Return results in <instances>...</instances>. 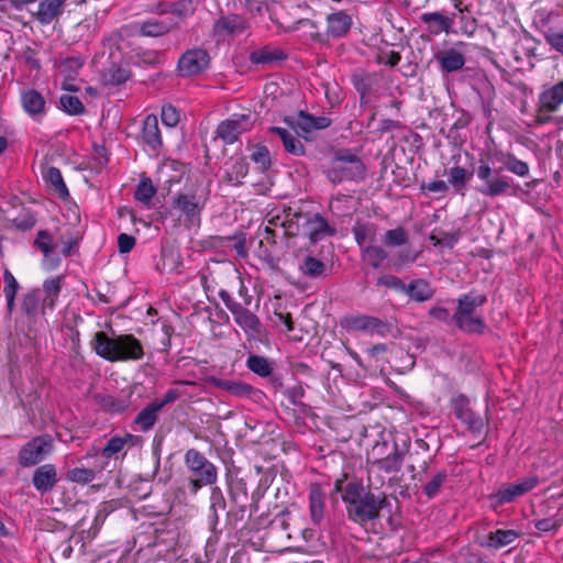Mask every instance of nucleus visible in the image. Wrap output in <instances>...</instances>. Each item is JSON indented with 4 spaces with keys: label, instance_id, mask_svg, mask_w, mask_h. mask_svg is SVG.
I'll return each instance as SVG.
<instances>
[{
    "label": "nucleus",
    "instance_id": "nucleus-56",
    "mask_svg": "<svg viewBox=\"0 0 563 563\" xmlns=\"http://www.w3.org/2000/svg\"><path fill=\"white\" fill-rule=\"evenodd\" d=\"M448 479V472L445 470L438 472L434 474L428 483L423 486V493L428 496V498L435 497L439 493L443 484Z\"/></svg>",
    "mask_w": 563,
    "mask_h": 563
},
{
    "label": "nucleus",
    "instance_id": "nucleus-35",
    "mask_svg": "<svg viewBox=\"0 0 563 563\" xmlns=\"http://www.w3.org/2000/svg\"><path fill=\"white\" fill-rule=\"evenodd\" d=\"M287 58V55L283 49L273 47V46H264L257 49H254L250 53V62L254 65H267L276 62H282Z\"/></svg>",
    "mask_w": 563,
    "mask_h": 563
},
{
    "label": "nucleus",
    "instance_id": "nucleus-45",
    "mask_svg": "<svg viewBox=\"0 0 563 563\" xmlns=\"http://www.w3.org/2000/svg\"><path fill=\"white\" fill-rule=\"evenodd\" d=\"M3 294L7 300V310L8 313L11 314L14 309L15 296L20 288V285L14 275L8 268L4 269L3 272Z\"/></svg>",
    "mask_w": 563,
    "mask_h": 563
},
{
    "label": "nucleus",
    "instance_id": "nucleus-61",
    "mask_svg": "<svg viewBox=\"0 0 563 563\" xmlns=\"http://www.w3.org/2000/svg\"><path fill=\"white\" fill-rule=\"evenodd\" d=\"M192 12L191 0H178L169 2L168 14H173L179 19L186 18Z\"/></svg>",
    "mask_w": 563,
    "mask_h": 563
},
{
    "label": "nucleus",
    "instance_id": "nucleus-34",
    "mask_svg": "<svg viewBox=\"0 0 563 563\" xmlns=\"http://www.w3.org/2000/svg\"><path fill=\"white\" fill-rule=\"evenodd\" d=\"M497 162L503 163L504 167L519 176V177H527L529 176L530 168L528 163L519 159L510 152H504V151H496L494 154Z\"/></svg>",
    "mask_w": 563,
    "mask_h": 563
},
{
    "label": "nucleus",
    "instance_id": "nucleus-24",
    "mask_svg": "<svg viewBox=\"0 0 563 563\" xmlns=\"http://www.w3.org/2000/svg\"><path fill=\"white\" fill-rule=\"evenodd\" d=\"M139 33L142 36L146 37H162L167 35L174 30L179 29L177 22H174L172 19L159 20L156 18H151L144 20L137 24Z\"/></svg>",
    "mask_w": 563,
    "mask_h": 563
},
{
    "label": "nucleus",
    "instance_id": "nucleus-1",
    "mask_svg": "<svg viewBox=\"0 0 563 563\" xmlns=\"http://www.w3.org/2000/svg\"><path fill=\"white\" fill-rule=\"evenodd\" d=\"M342 500L346 505L349 519L358 525L378 519L380 510L388 505L384 493L376 495L365 490L360 481H351L344 486Z\"/></svg>",
    "mask_w": 563,
    "mask_h": 563
},
{
    "label": "nucleus",
    "instance_id": "nucleus-64",
    "mask_svg": "<svg viewBox=\"0 0 563 563\" xmlns=\"http://www.w3.org/2000/svg\"><path fill=\"white\" fill-rule=\"evenodd\" d=\"M161 117L163 123L169 128L176 126L179 122V113L172 104L163 106Z\"/></svg>",
    "mask_w": 563,
    "mask_h": 563
},
{
    "label": "nucleus",
    "instance_id": "nucleus-6",
    "mask_svg": "<svg viewBox=\"0 0 563 563\" xmlns=\"http://www.w3.org/2000/svg\"><path fill=\"white\" fill-rule=\"evenodd\" d=\"M184 462L189 472L188 489L190 494L196 495L203 486H212L217 483L218 467L198 450H187Z\"/></svg>",
    "mask_w": 563,
    "mask_h": 563
},
{
    "label": "nucleus",
    "instance_id": "nucleus-12",
    "mask_svg": "<svg viewBox=\"0 0 563 563\" xmlns=\"http://www.w3.org/2000/svg\"><path fill=\"white\" fill-rule=\"evenodd\" d=\"M210 65V55L203 48H191L183 53L177 62L180 77H194L203 73Z\"/></svg>",
    "mask_w": 563,
    "mask_h": 563
},
{
    "label": "nucleus",
    "instance_id": "nucleus-62",
    "mask_svg": "<svg viewBox=\"0 0 563 563\" xmlns=\"http://www.w3.org/2000/svg\"><path fill=\"white\" fill-rule=\"evenodd\" d=\"M544 40L552 49L563 55V30L549 29L544 32Z\"/></svg>",
    "mask_w": 563,
    "mask_h": 563
},
{
    "label": "nucleus",
    "instance_id": "nucleus-37",
    "mask_svg": "<svg viewBox=\"0 0 563 563\" xmlns=\"http://www.w3.org/2000/svg\"><path fill=\"white\" fill-rule=\"evenodd\" d=\"M434 288L426 279H413L406 285L405 294L413 301L424 302L434 296Z\"/></svg>",
    "mask_w": 563,
    "mask_h": 563
},
{
    "label": "nucleus",
    "instance_id": "nucleus-28",
    "mask_svg": "<svg viewBox=\"0 0 563 563\" xmlns=\"http://www.w3.org/2000/svg\"><path fill=\"white\" fill-rule=\"evenodd\" d=\"M347 331L382 332L385 323L376 318L365 314L350 316L342 322Z\"/></svg>",
    "mask_w": 563,
    "mask_h": 563
},
{
    "label": "nucleus",
    "instance_id": "nucleus-55",
    "mask_svg": "<svg viewBox=\"0 0 563 563\" xmlns=\"http://www.w3.org/2000/svg\"><path fill=\"white\" fill-rule=\"evenodd\" d=\"M130 76L131 74L129 69L120 65H112L104 74V80L107 84L119 86L128 81Z\"/></svg>",
    "mask_w": 563,
    "mask_h": 563
},
{
    "label": "nucleus",
    "instance_id": "nucleus-21",
    "mask_svg": "<svg viewBox=\"0 0 563 563\" xmlns=\"http://www.w3.org/2000/svg\"><path fill=\"white\" fill-rule=\"evenodd\" d=\"M66 1L67 0H41L37 4V10H30V13L41 25H47L64 13Z\"/></svg>",
    "mask_w": 563,
    "mask_h": 563
},
{
    "label": "nucleus",
    "instance_id": "nucleus-23",
    "mask_svg": "<svg viewBox=\"0 0 563 563\" xmlns=\"http://www.w3.org/2000/svg\"><path fill=\"white\" fill-rule=\"evenodd\" d=\"M141 140L144 146L154 153H158L163 145L158 119L154 114H148L143 121Z\"/></svg>",
    "mask_w": 563,
    "mask_h": 563
},
{
    "label": "nucleus",
    "instance_id": "nucleus-5",
    "mask_svg": "<svg viewBox=\"0 0 563 563\" xmlns=\"http://www.w3.org/2000/svg\"><path fill=\"white\" fill-rule=\"evenodd\" d=\"M324 174L333 185L343 181H361L365 178L366 167L363 161L350 150H340L324 166Z\"/></svg>",
    "mask_w": 563,
    "mask_h": 563
},
{
    "label": "nucleus",
    "instance_id": "nucleus-14",
    "mask_svg": "<svg viewBox=\"0 0 563 563\" xmlns=\"http://www.w3.org/2000/svg\"><path fill=\"white\" fill-rule=\"evenodd\" d=\"M538 483L539 481L538 477L536 476L520 479L506 487L499 488L497 492L489 496V499L496 507L509 504L514 501L516 498L523 496L528 492L532 490L538 485Z\"/></svg>",
    "mask_w": 563,
    "mask_h": 563
},
{
    "label": "nucleus",
    "instance_id": "nucleus-29",
    "mask_svg": "<svg viewBox=\"0 0 563 563\" xmlns=\"http://www.w3.org/2000/svg\"><path fill=\"white\" fill-rule=\"evenodd\" d=\"M33 486L42 494L51 492L57 483V472L53 464L37 467L32 477Z\"/></svg>",
    "mask_w": 563,
    "mask_h": 563
},
{
    "label": "nucleus",
    "instance_id": "nucleus-10",
    "mask_svg": "<svg viewBox=\"0 0 563 563\" xmlns=\"http://www.w3.org/2000/svg\"><path fill=\"white\" fill-rule=\"evenodd\" d=\"M404 454L399 451L398 445L395 443L391 451L386 456L377 457L368 461V485L378 488L384 484V479L378 476L380 472L396 473L399 472L402 465Z\"/></svg>",
    "mask_w": 563,
    "mask_h": 563
},
{
    "label": "nucleus",
    "instance_id": "nucleus-11",
    "mask_svg": "<svg viewBox=\"0 0 563 563\" xmlns=\"http://www.w3.org/2000/svg\"><path fill=\"white\" fill-rule=\"evenodd\" d=\"M253 128L251 114L234 113L229 119L220 122L216 130V137L224 144L231 145L239 140V136Z\"/></svg>",
    "mask_w": 563,
    "mask_h": 563
},
{
    "label": "nucleus",
    "instance_id": "nucleus-31",
    "mask_svg": "<svg viewBox=\"0 0 563 563\" xmlns=\"http://www.w3.org/2000/svg\"><path fill=\"white\" fill-rule=\"evenodd\" d=\"M210 382L217 388L227 391L231 396L240 398H249L255 391L252 385L241 380H231L212 377Z\"/></svg>",
    "mask_w": 563,
    "mask_h": 563
},
{
    "label": "nucleus",
    "instance_id": "nucleus-18",
    "mask_svg": "<svg viewBox=\"0 0 563 563\" xmlns=\"http://www.w3.org/2000/svg\"><path fill=\"white\" fill-rule=\"evenodd\" d=\"M455 13L444 11L424 12L420 15V21L427 25V31L432 35L441 33L450 34L453 32Z\"/></svg>",
    "mask_w": 563,
    "mask_h": 563
},
{
    "label": "nucleus",
    "instance_id": "nucleus-26",
    "mask_svg": "<svg viewBox=\"0 0 563 563\" xmlns=\"http://www.w3.org/2000/svg\"><path fill=\"white\" fill-rule=\"evenodd\" d=\"M325 493L319 483H312L309 487V514L313 525L319 526L325 512Z\"/></svg>",
    "mask_w": 563,
    "mask_h": 563
},
{
    "label": "nucleus",
    "instance_id": "nucleus-17",
    "mask_svg": "<svg viewBox=\"0 0 563 563\" xmlns=\"http://www.w3.org/2000/svg\"><path fill=\"white\" fill-rule=\"evenodd\" d=\"M302 235L311 243L321 241L324 236L334 235L335 229L331 228L325 218L320 213H305Z\"/></svg>",
    "mask_w": 563,
    "mask_h": 563
},
{
    "label": "nucleus",
    "instance_id": "nucleus-25",
    "mask_svg": "<svg viewBox=\"0 0 563 563\" xmlns=\"http://www.w3.org/2000/svg\"><path fill=\"white\" fill-rule=\"evenodd\" d=\"M23 110L35 121L42 120L46 113L45 98L35 89H27L21 93Z\"/></svg>",
    "mask_w": 563,
    "mask_h": 563
},
{
    "label": "nucleus",
    "instance_id": "nucleus-44",
    "mask_svg": "<svg viewBox=\"0 0 563 563\" xmlns=\"http://www.w3.org/2000/svg\"><path fill=\"white\" fill-rule=\"evenodd\" d=\"M159 411V406H156V404L152 401L136 415L134 424L137 426L139 430L142 432L151 430L157 421Z\"/></svg>",
    "mask_w": 563,
    "mask_h": 563
},
{
    "label": "nucleus",
    "instance_id": "nucleus-57",
    "mask_svg": "<svg viewBox=\"0 0 563 563\" xmlns=\"http://www.w3.org/2000/svg\"><path fill=\"white\" fill-rule=\"evenodd\" d=\"M251 161L254 162L262 172L271 167V153L265 145H256L251 154Z\"/></svg>",
    "mask_w": 563,
    "mask_h": 563
},
{
    "label": "nucleus",
    "instance_id": "nucleus-42",
    "mask_svg": "<svg viewBox=\"0 0 563 563\" xmlns=\"http://www.w3.org/2000/svg\"><path fill=\"white\" fill-rule=\"evenodd\" d=\"M225 180L232 185L242 184L249 173V163L244 157L231 159L225 164Z\"/></svg>",
    "mask_w": 563,
    "mask_h": 563
},
{
    "label": "nucleus",
    "instance_id": "nucleus-48",
    "mask_svg": "<svg viewBox=\"0 0 563 563\" xmlns=\"http://www.w3.org/2000/svg\"><path fill=\"white\" fill-rule=\"evenodd\" d=\"M45 180L54 188L60 198L69 196L66 184L64 183L60 170L57 167H48L44 174Z\"/></svg>",
    "mask_w": 563,
    "mask_h": 563
},
{
    "label": "nucleus",
    "instance_id": "nucleus-3",
    "mask_svg": "<svg viewBox=\"0 0 563 563\" xmlns=\"http://www.w3.org/2000/svg\"><path fill=\"white\" fill-rule=\"evenodd\" d=\"M487 301L485 295L468 292L457 299V306L452 321L456 328L468 334H483L486 329L483 317L477 312V308Z\"/></svg>",
    "mask_w": 563,
    "mask_h": 563
},
{
    "label": "nucleus",
    "instance_id": "nucleus-8",
    "mask_svg": "<svg viewBox=\"0 0 563 563\" xmlns=\"http://www.w3.org/2000/svg\"><path fill=\"white\" fill-rule=\"evenodd\" d=\"M219 297L227 309L232 313L235 323L241 327L249 338L255 339L262 334L263 324L256 314L250 311L246 307L236 302L224 289L219 291Z\"/></svg>",
    "mask_w": 563,
    "mask_h": 563
},
{
    "label": "nucleus",
    "instance_id": "nucleus-54",
    "mask_svg": "<svg viewBox=\"0 0 563 563\" xmlns=\"http://www.w3.org/2000/svg\"><path fill=\"white\" fill-rule=\"evenodd\" d=\"M66 478L77 484H89L96 478V471L89 467H74L67 471Z\"/></svg>",
    "mask_w": 563,
    "mask_h": 563
},
{
    "label": "nucleus",
    "instance_id": "nucleus-7",
    "mask_svg": "<svg viewBox=\"0 0 563 563\" xmlns=\"http://www.w3.org/2000/svg\"><path fill=\"white\" fill-rule=\"evenodd\" d=\"M208 196L202 189H188L178 192L172 201L174 210L179 212V220L188 229L199 227L201 213L206 208Z\"/></svg>",
    "mask_w": 563,
    "mask_h": 563
},
{
    "label": "nucleus",
    "instance_id": "nucleus-47",
    "mask_svg": "<svg viewBox=\"0 0 563 563\" xmlns=\"http://www.w3.org/2000/svg\"><path fill=\"white\" fill-rule=\"evenodd\" d=\"M287 216L289 217H287L283 234L285 236H297L302 234L305 213L288 208Z\"/></svg>",
    "mask_w": 563,
    "mask_h": 563
},
{
    "label": "nucleus",
    "instance_id": "nucleus-51",
    "mask_svg": "<svg viewBox=\"0 0 563 563\" xmlns=\"http://www.w3.org/2000/svg\"><path fill=\"white\" fill-rule=\"evenodd\" d=\"M155 194L156 188L152 180L150 178H142L134 192V198L143 205L148 206Z\"/></svg>",
    "mask_w": 563,
    "mask_h": 563
},
{
    "label": "nucleus",
    "instance_id": "nucleus-22",
    "mask_svg": "<svg viewBox=\"0 0 563 563\" xmlns=\"http://www.w3.org/2000/svg\"><path fill=\"white\" fill-rule=\"evenodd\" d=\"M85 59L81 56L62 57L55 62V67L60 75L64 76L63 89L68 91H77L78 88L68 84V80H74L82 68Z\"/></svg>",
    "mask_w": 563,
    "mask_h": 563
},
{
    "label": "nucleus",
    "instance_id": "nucleus-30",
    "mask_svg": "<svg viewBox=\"0 0 563 563\" xmlns=\"http://www.w3.org/2000/svg\"><path fill=\"white\" fill-rule=\"evenodd\" d=\"M545 111H559L563 104V80L545 87L538 97Z\"/></svg>",
    "mask_w": 563,
    "mask_h": 563
},
{
    "label": "nucleus",
    "instance_id": "nucleus-53",
    "mask_svg": "<svg viewBox=\"0 0 563 563\" xmlns=\"http://www.w3.org/2000/svg\"><path fill=\"white\" fill-rule=\"evenodd\" d=\"M34 246L38 249L46 260L52 257L54 252V238L47 230H40L34 240Z\"/></svg>",
    "mask_w": 563,
    "mask_h": 563
},
{
    "label": "nucleus",
    "instance_id": "nucleus-16",
    "mask_svg": "<svg viewBox=\"0 0 563 563\" xmlns=\"http://www.w3.org/2000/svg\"><path fill=\"white\" fill-rule=\"evenodd\" d=\"M325 23L327 30L324 33L327 35V43H329L330 40L345 37L352 29L353 19L347 12L338 10L327 15Z\"/></svg>",
    "mask_w": 563,
    "mask_h": 563
},
{
    "label": "nucleus",
    "instance_id": "nucleus-41",
    "mask_svg": "<svg viewBox=\"0 0 563 563\" xmlns=\"http://www.w3.org/2000/svg\"><path fill=\"white\" fill-rule=\"evenodd\" d=\"M228 492L230 501L244 512L249 498L246 482L243 478L231 479L228 483Z\"/></svg>",
    "mask_w": 563,
    "mask_h": 563
},
{
    "label": "nucleus",
    "instance_id": "nucleus-9",
    "mask_svg": "<svg viewBox=\"0 0 563 563\" xmlns=\"http://www.w3.org/2000/svg\"><path fill=\"white\" fill-rule=\"evenodd\" d=\"M250 30L251 23L249 19L238 13L221 15L212 25V34L218 42L230 41L247 34Z\"/></svg>",
    "mask_w": 563,
    "mask_h": 563
},
{
    "label": "nucleus",
    "instance_id": "nucleus-33",
    "mask_svg": "<svg viewBox=\"0 0 563 563\" xmlns=\"http://www.w3.org/2000/svg\"><path fill=\"white\" fill-rule=\"evenodd\" d=\"M331 119L324 115L314 117L303 111H300L297 121L296 128L303 134H309L312 131L324 130L331 125Z\"/></svg>",
    "mask_w": 563,
    "mask_h": 563
},
{
    "label": "nucleus",
    "instance_id": "nucleus-49",
    "mask_svg": "<svg viewBox=\"0 0 563 563\" xmlns=\"http://www.w3.org/2000/svg\"><path fill=\"white\" fill-rule=\"evenodd\" d=\"M473 173L468 172L466 168L455 165L451 167L448 172L449 184L453 186L456 191L464 189L467 181L471 179Z\"/></svg>",
    "mask_w": 563,
    "mask_h": 563
},
{
    "label": "nucleus",
    "instance_id": "nucleus-36",
    "mask_svg": "<svg viewBox=\"0 0 563 563\" xmlns=\"http://www.w3.org/2000/svg\"><path fill=\"white\" fill-rule=\"evenodd\" d=\"M287 211L288 208L283 209H274L266 216V224L264 227V232L266 234L265 239L271 243H276L275 238L277 236V229H282L284 231L285 223L287 222Z\"/></svg>",
    "mask_w": 563,
    "mask_h": 563
},
{
    "label": "nucleus",
    "instance_id": "nucleus-40",
    "mask_svg": "<svg viewBox=\"0 0 563 563\" xmlns=\"http://www.w3.org/2000/svg\"><path fill=\"white\" fill-rule=\"evenodd\" d=\"M298 269L302 276L310 279H318L325 275L327 265L323 261L306 255L298 265Z\"/></svg>",
    "mask_w": 563,
    "mask_h": 563
},
{
    "label": "nucleus",
    "instance_id": "nucleus-27",
    "mask_svg": "<svg viewBox=\"0 0 563 563\" xmlns=\"http://www.w3.org/2000/svg\"><path fill=\"white\" fill-rule=\"evenodd\" d=\"M442 74H450L461 70L465 65V56L456 48L439 51L434 55Z\"/></svg>",
    "mask_w": 563,
    "mask_h": 563
},
{
    "label": "nucleus",
    "instance_id": "nucleus-46",
    "mask_svg": "<svg viewBox=\"0 0 563 563\" xmlns=\"http://www.w3.org/2000/svg\"><path fill=\"white\" fill-rule=\"evenodd\" d=\"M387 256L385 249L379 245H367L362 249V260L375 269L382 266Z\"/></svg>",
    "mask_w": 563,
    "mask_h": 563
},
{
    "label": "nucleus",
    "instance_id": "nucleus-20",
    "mask_svg": "<svg viewBox=\"0 0 563 563\" xmlns=\"http://www.w3.org/2000/svg\"><path fill=\"white\" fill-rule=\"evenodd\" d=\"M139 442V437L124 433L123 435H114L110 438L100 451V455L107 460L119 459L125 456L128 448L134 446Z\"/></svg>",
    "mask_w": 563,
    "mask_h": 563
},
{
    "label": "nucleus",
    "instance_id": "nucleus-52",
    "mask_svg": "<svg viewBox=\"0 0 563 563\" xmlns=\"http://www.w3.org/2000/svg\"><path fill=\"white\" fill-rule=\"evenodd\" d=\"M59 104L63 111L69 115H80L85 113V107L77 96L62 95L59 97Z\"/></svg>",
    "mask_w": 563,
    "mask_h": 563
},
{
    "label": "nucleus",
    "instance_id": "nucleus-39",
    "mask_svg": "<svg viewBox=\"0 0 563 563\" xmlns=\"http://www.w3.org/2000/svg\"><path fill=\"white\" fill-rule=\"evenodd\" d=\"M227 508V501L224 495L219 486H211L210 489V506H209V526L212 530H216L219 523V512L224 511Z\"/></svg>",
    "mask_w": 563,
    "mask_h": 563
},
{
    "label": "nucleus",
    "instance_id": "nucleus-43",
    "mask_svg": "<svg viewBox=\"0 0 563 563\" xmlns=\"http://www.w3.org/2000/svg\"><path fill=\"white\" fill-rule=\"evenodd\" d=\"M63 277L56 276L43 283V308L53 310L62 290Z\"/></svg>",
    "mask_w": 563,
    "mask_h": 563
},
{
    "label": "nucleus",
    "instance_id": "nucleus-2",
    "mask_svg": "<svg viewBox=\"0 0 563 563\" xmlns=\"http://www.w3.org/2000/svg\"><path fill=\"white\" fill-rule=\"evenodd\" d=\"M92 350L109 362L139 361L144 356L141 341L133 334L109 336L103 331L95 333Z\"/></svg>",
    "mask_w": 563,
    "mask_h": 563
},
{
    "label": "nucleus",
    "instance_id": "nucleus-60",
    "mask_svg": "<svg viewBox=\"0 0 563 563\" xmlns=\"http://www.w3.org/2000/svg\"><path fill=\"white\" fill-rule=\"evenodd\" d=\"M38 290L27 291L22 299V309L27 316H35L38 309Z\"/></svg>",
    "mask_w": 563,
    "mask_h": 563
},
{
    "label": "nucleus",
    "instance_id": "nucleus-58",
    "mask_svg": "<svg viewBox=\"0 0 563 563\" xmlns=\"http://www.w3.org/2000/svg\"><path fill=\"white\" fill-rule=\"evenodd\" d=\"M383 242L387 246H400L408 242V234L401 227L386 231Z\"/></svg>",
    "mask_w": 563,
    "mask_h": 563
},
{
    "label": "nucleus",
    "instance_id": "nucleus-63",
    "mask_svg": "<svg viewBox=\"0 0 563 563\" xmlns=\"http://www.w3.org/2000/svg\"><path fill=\"white\" fill-rule=\"evenodd\" d=\"M377 285L405 294L406 284L395 275H382L377 278Z\"/></svg>",
    "mask_w": 563,
    "mask_h": 563
},
{
    "label": "nucleus",
    "instance_id": "nucleus-32",
    "mask_svg": "<svg viewBox=\"0 0 563 563\" xmlns=\"http://www.w3.org/2000/svg\"><path fill=\"white\" fill-rule=\"evenodd\" d=\"M303 30L302 36L320 44H327V35L320 32L317 22L310 19H300L286 27V32Z\"/></svg>",
    "mask_w": 563,
    "mask_h": 563
},
{
    "label": "nucleus",
    "instance_id": "nucleus-50",
    "mask_svg": "<svg viewBox=\"0 0 563 563\" xmlns=\"http://www.w3.org/2000/svg\"><path fill=\"white\" fill-rule=\"evenodd\" d=\"M246 366L251 372L261 377H267L273 372L268 360L260 355H250L246 360Z\"/></svg>",
    "mask_w": 563,
    "mask_h": 563
},
{
    "label": "nucleus",
    "instance_id": "nucleus-59",
    "mask_svg": "<svg viewBox=\"0 0 563 563\" xmlns=\"http://www.w3.org/2000/svg\"><path fill=\"white\" fill-rule=\"evenodd\" d=\"M101 406L110 412H123L129 407V400L108 395L102 397Z\"/></svg>",
    "mask_w": 563,
    "mask_h": 563
},
{
    "label": "nucleus",
    "instance_id": "nucleus-4",
    "mask_svg": "<svg viewBox=\"0 0 563 563\" xmlns=\"http://www.w3.org/2000/svg\"><path fill=\"white\" fill-rule=\"evenodd\" d=\"M474 173L478 180L475 189L482 196L496 198L511 194L514 179L503 174L501 166L493 168L490 162L481 156Z\"/></svg>",
    "mask_w": 563,
    "mask_h": 563
},
{
    "label": "nucleus",
    "instance_id": "nucleus-19",
    "mask_svg": "<svg viewBox=\"0 0 563 563\" xmlns=\"http://www.w3.org/2000/svg\"><path fill=\"white\" fill-rule=\"evenodd\" d=\"M520 536L521 533L515 529H496L478 539L477 542L482 548L497 551L515 543Z\"/></svg>",
    "mask_w": 563,
    "mask_h": 563
},
{
    "label": "nucleus",
    "instance_id": "nucleus-15",
    "mask_svg": "<svg viewBox=\"0 0 563 563\" xmlns=\"http://www.w3.org/2000/svg\"><path fill=\"white\" fill-rule=\"evenodd\" d=\"M455 417L467 426L473 432H481L484 428V421L478 417L470 406V400L464 395H457L451 400Z\"/></svg>",
    "mask_w": 563,
    "mask_h": 563
},
{
    "label": "nucleus",
    "instance_id": "nucleus-38",
    "mask_svg": "<svg viewBox=\"0 0 563 563\" xmlns=\"http://www.w3.org/2000/svg\"><path fill=\"white\" fill-rule=\"evenodd\" d=\"M269 132L277 135L282 140L283 146L287 153L296 156H302L305 154L303 144L287 129L280 126H272L269 128Z\"/></svg>",
    "mask_w": 563,
    "mask_h": 563
},
{
    "label": "nucleus",
    "instance_id": "nucleus-13",
    "mask_svg": "<svg viewBox=\"0 0 563 563\" xmlns=\"http://www.w3.org/2000/svg\"><path fill=\"white\" fill-rule=\"evenodd\" d=\"M53 449L49 435L35 437L25 443L19 452V463L24 467L33 466L45 459Z\"/></svg>",
    "mask_w": 563,
    "mask_h": 563
}]
</instances>
